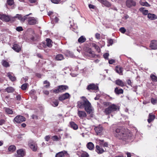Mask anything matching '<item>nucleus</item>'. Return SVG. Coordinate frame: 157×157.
Segmentation results:
<instances>
[{
  "label": "nucleus",
  "mask_w": 157,
  "mask_h": 157,
  "mask_svg": "<svg viewBox=\"0 0 157 157\" xmlns=\"http://www.w3.org/2000/svg\"><path fill=\"white\" fill-rule=\"evenodd\" d=\"M114 136L119 139H121L127 142H129L132 139V134L126 132L124 128L118 126L113 129Z\"/></svg>",
  "instance_id": "1"
},
{
  "label": "nucleus",
  "mask_w": 157,
  "mask_h": 157,
  "mask_svg": "<svg viewBox=\"0 0 157 157\" xmlns=\"http://www.w3.org/2000/svg\"><path fill=\"white\" fill-rule=\"evenodd\" d=\"M81 98L83 99L82 101H78V106L79 108H84L87 113L90 114L91 117H92L93 110L90 103L85 97L82 96Z\"/></svg>",
  "instance_id": "2"
},
{
  "label": "nucleus",
  "mask_w": 157,
  "mask_h": 157,
  "mask_svg": "<svg viewBox=\"0 0 157 157\" xmlns=\"http://www.w3.org/2000/svg\"><path fill=\"white\" fill-rule=\"evenodd\" d=\"M103 104L105 107L109 106L108 107L105 109L104 111V113L106 115L119 110V108L117 105L114 104H111L110 102H103Z\"/></svg>",
  "instance_id": "3"
},
{
  "label": "nucleus",
  "mask_w": 157,
  "mask_h": 157,
  "mask_svg": "<svg viewBox=\"0 0 157 157\" xmlns=\"http://www.w3.org/2000/svg\"><path fill=\"white\" fill-rule=\"evenodd\" d=\"M68 88V86L66 85H60L58 86L57 89L54 90L53 91L56 93L63 92H64L66 90H67Z\"/></svg>",
  "instance_id": "4"
},
{
  "label": "nucleus",
  "mask_w": 157,
  "mask_h": 157,
  "mask_svg": "<svg viewBox=\"0 0 157 157\" xmlns=\"http://www.w3.org/2000/svg\"><path fill=\"white\" fill-rule=\"evenodd\" d=\"M31 14V13H30L29 14L26 15L23 17H22V15L21 14H17L15 16L12 17V21H14L16 20V19L17 18L21 21L24 22L27 19V17Z\"/></svg>",
  "instance_id": "5"
},
{
  "label": "nucleus",
  "mask_w": 157,
  "mask_h": 157,
  "mask_svg": "<svg viewBox=\"0 0 157 157\" xmlns=\"http://www.w3.org/2000/svg\"><path fill=\"white\" fill-rule=\"evenodd\" d=\"M0 19L3 21L8 22L10 21H12V17L6 15L5 14H0Z\"/></svg>",
  "instance_id": "6"
},
{
  "label": "nucleus",
  "mask_w": 157,
  "mask_h": 157,
  "mask_svg": "<svg viewBox=\"0 0 157 157\" xmlns=\"http://www.w3.org/2000/svg\"><path fill=\"white\" fill-rule=\"evenodd\" d=\"M29 145L33 151H35L37 150V146L35 141L32 140H30L29 142Z\"/></svg>",
  "instance_id": "7"
},
{
  "label": "nucleus",
  "mask_w": 157,
  "mask_h": 157,
  "mask_svg": "<svg viewBox=\"0 0 157 157\" xmlns=\"http://www.w3.org/2000/svg\"><path fill=\"white\" fill-rule=\"evenodd\" d=\"M25 121V118L22 116L18 115L16 116L13 120V121L19 123Z\"/></svg>",
  "instance_id": "8"
},
{
  "label": "nucleus",
  "mask_w": 157,
  "mask_h": 157,
  "mask_svg": "<svg viewBox=\"0 0 157 157\" xmlns=\"http://www.w3.org/2000/svg\"><path fill=\"white\" fill-rule=\"evenodd\" d=\"M98 89V86L93 83L90 84L87 86L86 88V89L90 91L93 90H96Z\"/></svg>",
  "instance_id": "9"
},
{
  "label": "nucleus",
  "mask_w": 157,
  "mask_h": 157,
  "mask_svg": "<svg viewBox=\"0 0 157 157\" xmlns=\"http://www.w3.org/2000/svg\"><path fill=\"white\" fill-rule=\"evenodd\" d=\"M94 130L97 135H100L103 130V127L102 126L99 125L98 126L95 127Z\"/></svg>",
  "instance_id": "10"
},
{
  "label": "nucleus",
  "mask_w": 157,
  "mask_h": 157,
  "mask_svg": "<svg viewBox=\"0 0 157 157\" xmlns=\"http://www.w3.org/2000/svg\"><path fill=\"white\" fill-rule=\"evenodd\" d=\"M65 156L69 157V155L67 152L65 151L59 152L56 155V157H64Z\"/></svg>",
  "instance_id": "11"
},
{
  "label": "nucleus",
  "mask_w": 157,
  "mask_h": 157,
  "mask_svg": "<svg viewBox=\"0 0 157 157\" xmlns=\"http://www.w3.org/2000/svg\"><path fill=\"white\" fill-rule=\"evenodd\" d=\"M126 6L128 8L135 6L136 5V2L133 0H127L126 2Z\"/></svg>",
  "instance_id": "12"
},
{
  "label": "nucleus",
  "mask_w": 157,
  "mask_h": 157,
  "mask_svg": "<svg viewBox=\"0 0 157 157\" xmlns=\"http://www.w3.org/2000/svg\"><path fill=\"white\" fill-rule=\"evenodd\" d=\"M70 95L69 93H66L61 95L59 97V101H63L69 98Z\"/></svg>",
  "instance_id": "13"
},
{
  "label": "nucleus",
  "mask_w": 157,
  "mask_h": 157,
  "mask_svg": "<svg viewBox=\"0 0 157 157\" xmlns=\"http://www.w3.org/2000/svg\"><path fill=\"white\" fill-rule=\"evenodd\" d=\"M151 48L152 49H157V41L155 40L151 41L150 46Z\"/></svg>",
  "instance_id": "14"
},
{
  "label": "nucleus",
  "mask_w": 157,
  "mask_h": 157,
  "mask_svg": "<svg viewBox=\"0 0 157 157\" xmlns=\"http://www.w3.org/2000/svg\"><path fill=\"white\" fill-rule=\"evenodd\" d=\"M28 23L29 25H33L35 24L37 22L36 20L33 17H29L28 18Z\"/></svg>",
  "instance_id": "15"
},
{
  "label": "nucleus",
  "mask_w": 157,
  "mask_h": 157,
  "mask_svg": "<svg viewBox=\"0 0 157 157\" xmlns=\"http://www.w3.org/2000/svg\"><path fill=\"white\" fill-rule=\"evenodd\" d=\"M96 151L98 154H102L105 151L103 149L98 145H96Z\"/></svg>",
  "instance_id": "16"
},
{
  "label": "nucleus",
  "mask_w": 157,
  "mask_h": 157,
  "mask_svg": "<svg viewBox=\"0 0 157 157\" xmlns=\"http://www.w3.org/2000/svg\"><path fill=\"white\" fill-rule=\"evenodd\" d=\"M7 75L12 81H14L16 79V77L14 76L12 73L8 72L7 74Z\"/></svg>",
  "instance_id": "17"
},
{
  "label": "nucleus",
  "mask_w": 157,
  "mask_h": 157,
  "mask_svg": "<svg viewBox=\"0 0 157 157\" xmlns=\"http://www.w3.org/2000/svg\"><path fill=\"white\" fill-rule=\"evenodd\" d=\"M115 83L117 85L122 87H123L125 85V83L119 79L116 80L115 81Z\"/></svg>",
  "instance_id": "18"
},
{
  "label": "nucleus",
  "mask_w": 157,
  "mask_h": 157,
  "mask_svg": "<svg viewBox=\"0 0 157 157\" xmlns=\"http://www.w3.org/2000/svg\"><path fill=\"white\" fill-rule=\"evenodd\" d=\"M17 157H23L25 155L24 151L21 149L17 150Z\"/></svg>",
  "instance_id": "19"
},
{
  "label": "nucleus",
  "mask_w": 157,
  "mask_h": 157,
  "mask_svg": "<svg viewBox=\"0 0 157 157\" xmlns=\"http://www.w3.org/2000/svg\"><path fill=\"white\" fill-rule=\"evenodd\" d=\"M78 114L80 118L85 117L86 116V114L85 111H81L78 110Z\"/></svg>",
  "instance_id": "20"
},
{
  "label": "nucleus",
  "mask_w": 157,
  "mask_h": 157,
  "mask_svg": "<svg viewBox=\"0 0 157 157\" xmlns=\"http://www.w3.org/2000/svg\"><path fill=\"white\" fill-rule=\"evenodd\" d=\"M115 70L116 72L119 74L120 75H122V72L123 71V69L122 67L117 66L116 67Z\"/></svg>",
  "instance_id": "21"
},
{
  "label": "nucleus",
  "mask_w": 157,
  "mask_h": 157,
  "mask_svg": "<svg viewBox=\"0 0 157 157\" xmlns=\"http://www.w3.org/2000/svg\"><path fill=\"white\" fill-rule=\"evenodd\" d=\"M147 17L151 20H155L157 19V16L153 13H148Z\"/></svg>",
  "instance_id": "22"
},
{
  "label": "nucleus",
  "mask_w": 157,
  "mask_h": 157,
  "mask_svg": "<svg viewBox=\"0 0 157 157\" xmlns=\"http://www.w3.org/2000/svg\"><path fill=\"white\" fill-rule=\"evenodd\" d=\"M12 48L17 52H19L20 51L21 48L19 45L17 44H14L13 45Z\"/></svg>",
  "instance_id": "23"
},
{
  "label": "nucleus",
  "mask_w": 157,
  "mask_h": 157,
  "mask_svg": "<svg viewBox=\"0 0 157 157\" xmlns=\"http://www.w3.org/2000/svg\"><path fill=\"white\" fill-rule=\"evenodd\" d=\"M4 109L5 113L8 114H12L13 113V110L8 108L4 107Z\"/></svg>",
  "instance_id": "24"
},
{
  "label": "nucleus",
  "mask_w": 157,
  "mask_h": 157,
  "mask_svg": "<svg viewBox=\"0 0 157 157\" xmlns=\"http://www.w3.org/2000/svg\"><path fill=\"white\" fill-rule=\"evenodd\" d=\"M70 125L71 128L74 130H77L78 128V126L74 122L71 121L70 122Z\"/></svg>",
  "instance_id": "25"
},
{
  "label": "nucleus",
  "mask_w": 157,
  "mask_h": 157,
  "mask_svg": "<svg viewBox=\"0 0 157 157\" xmlns=\"http://www.w3.org/2000/svg\"><path fill=\"white\" fill-rule=\"evenodd\" d=\"M86 147L88 149L90 150H93L94 148V144L91 142L88 143L86 145Z\"/></svg>",
  "instance_id": "26"
},
{
  "label": "nucleus",
  "mask_w": 157,
  "mask_h": 157,
  "mask_svg": "<svg viewBox=\"0 0 157 157\" xmlns=\"http://www.w3.org/2000/svg\"><path fill=\"white\" fill-rule=\"evenodd\" d=\"M14 91V89L11 86L7 87L5 89V91L7 92L8 93H13Z\"/></svg>",
  "instance_id": "27"
},
{
  "label": "nucleus",
  "mask_w": 157,
  "mask_h": 157,
  "mask_svg": "<svg viewBox=\"0 0 157 157\" xmlns=\"http://www.w3.org/2000/svg\"><path fill=\"white\" fill-rule=\"evenodd\" d=\"M155 118V116L150 113L149 115L148 118L147 119L148 122L150 123L152 122Z\"/></svg>",
  "instance_id": "28"
},
{
  "label": "nucleus",
  "mask_w": 157,
  "mask_h": 157,
  "mask_svg": "<svg viewBox=\"0 0 157 157\" xmlns=\"http://www.w3.org/2000/svg\"><path fill=\"white\" fill-rule=\"evenodd\" d=\"M101 3L104 5L105 6L109 7L111 6V4L106 0H103L101 1Z\"/></svg>",
  "instance_id": "29"
},
{
  "label": "nucleus",
  "mask_w": 157,
  "mask_h": 157,
  "mask_svg": "<svg viewBox=\"0 0 157 157\" xmlns=\"http://www.w3.org/2000/svg\"><path fill=\"white\" fill-rule=\"evenodd\" d=\"M139 10L144 15H148L149 13L148 10H145L144 8H140L139 9Z\"/></svg>",
  "instance_id": "30"
},
{
  "label": "nucleus",
  "mask_w": 157,
  "mask_h": 157,
  "mask_svg": "<svg viewBox=\"0 0 157 157\" xmlns=\"http://www.w3.org/2000/svg\"><path fill=\"white\" fill-rule=\"evenodd\" d=\"M46 45L49 48H51L52 46V40L50 39H47L46 40Z\"/></svg>",
  "instance_id": "31"
},
{
  "label": "nucleus",
  "mask_w": 157,
  "mask_h": 157,
  "mask_svg": "<svg viewBox=\"0 0 157 157\" xmlns=\"http://www.w3.org/2000/svg\"><path fill=\"white\" fill-rule=\"evenodd\" d=\"M88 55L91 57H94L95 56V54L90 49H89L87 51Z\"/></svg>",
  "instance_id": "32"
},
{
  "label": "nucleus",
  "mask_w": 157,
  "mask_h": 157,
  "mask_svg": "<svg viewBox=\"0 0 157 157\" xmlns=\"http://www.w3.org/2000/svg\"><path fill=\"white\" fill-rule=\"evenodd\" d=\"M114 91L115 93L117 94H122L123 92V90L122 89H119L118 87L116 88Z\"/></svg>",
  "instance_id": "33"
},
{
  "label": "nucleus",
  "mask_w": 157,
  "mask_h": 157,
  "mask_svg": "<svg viewBox=\"0 0 157 157\" xmlns=\"http://www.w3.org/2000/svg\"><path fill=\"white\" fill-rule=\"evenodd\" d=\"M86 39L83 36H81L78 39V41L80 43H82L86 41Z\"/></svg>",
  "instance_id": "34"
},
{
  "label": "nucleus",
  "mask_w": 157,
  "mask_h": 157,
  "mask_svg": "<svg viewBox=\"0 0 157 157\" xmlns=\"http://www.w3.org/2000/svg\"><path fill=\"white\" fill-rule=\"evenodd\" d=\"M56 59L57 60H61L63 59V57L62 55L59 54L56 56Z\"/></svg>",
  "instance_id": "35"
},
{
  "label": "nucleus",
  "mask_w": 157,
  "mask_h": 157,
  "mask_svg": "<svg viewBox=\"0 0 157 157\" xmlns=\"http://www.w3.org/2000/svg\"><path fill=\"white\" fill-rule=\"evenodd\" d=\"M2 64L3 66L6 67H9L10 66L8 62L4 60H3L2 61Z\"/></svg>",
  "instance_id": "36"
},
{
  "label": "nucleus",
  "mask_w": 157,
  "mask_h": 157,
  "mask_svg": "<svg viewBox=\"0 0 157 157\" xmlns=\"http://www.w3.org/2000/svg\"><path fill=\"white\" fill-rule=\"evenodd\" d=\"M16 147L14 145H11L8 147V150L10 151L13 152L15 150Z\"/></svg>",
  "instance_id": "37"
},
{
  "label": "nucleus",
  "mask_w": 157,
  "mask_h": 157,
  "mask_svg": "<svg viewBox=\"0 0 157 157\" xmlns=\"http://www.w3.org/2000/svg\"><path fill=\"white\" fill-rule=\"evenodd\" d=\"M52 105L54 107L57 106L59 104V101L57 100H54L52 101Z\"/></svg>",
  "instance_id": "38"
},
{
  "label": "nucleus",
  "mask_w": 157,
  "mask_h": 157,
  "mask_svg": "<svg viewBox=\"0 0 157 157\" xmlns=\"http://www.w3.org/2000/svg\"><path fill=\"white\" fill-rule=\"evenodd\" d=\"M150 77L152 80L154 82H157V77L153 74H151L150 75Z\"/></svg>",
  "instance_id": "39"
},
{
  "label": "nucleus",
  "mask_w": 157,
  "mask_h": 157,
  "mask_svg": "<svg viewBox=\"0 0 157 157\" xmlns=\"http://www.w3.org/2000/svg\"><path fill=\"white\" fill-rule=\"evenodd\" d=\"M28 86V83H24L21 86V88L23 90H25Z\"/></svg>",
  "instance_id": "40"
},
{
  "label": "nucleus",
  "mask_w": 157,
  "mask_h": 157,
  "mask_svg": "<svg viewBox=\"0 0 157 157\" xmlns=\"http://www.w3.org/2000/svg\"><path fill=\"white\" fill-rule=\"evenodd\" d=\"M108 46H109L110 45H112L113 43V40L111 39H108Z\"/></svg>",
  "instance_id": "41"
},
{
  "label": "nucleus",
  "mask_w": 157,
  "mask_h": 157,
  "mask_svg": "<svg viewBox=\"0 0 157 157\" xmlns=\"http://www.w3.org/2000/svg\"><path fill=\"white\" fill-rule=\"evenodd\" d=\"M140 4L143 6H145L147 7H149L150 6V5L147 2H140Z\"/></svg>",
  "instance_id": "42"
},
{
  "label": "nucleus",
  "mask_w": 157,
  "mask_h": 157,
  "mask_svg": "<svg viewBox=\"0 0 157 157\" xmlns=\"http://www.w3.org/2000/svg\"><path fill=\"white\" fill-rule=\"evenodd\" d=\"M89 156L88 154L86 152L82 153L81 155V157H88Z\"/></svg>",
  "instance_id": "43"
},
{
  "label": "nucleus",
  "mask_w": 157,
  "mask_h": 157,
  "mask_svg": "<svg viewBox=\"0 0 157 157\" xmlns=\"http://www.w3.org/2000/svg\"><path fill=\"white\" fill-rule=\"evenodd\" d=\"M6 122V121L4 119H0V126L5 124Z\"/></svg>",
  "instance_id": "44"
},
{
  "label": "nucleus",
  "mask_w": 157,
  "mask_h": 157,
  "mask_svg": "<svg viewBox=\"0 0 157 157\" xmlns=\"http://www.w3.org/2000/svg\"><path fill=\"white\" fill-rule=\"evenodd\" d=\"M7 2L8 4L10 6L12 5L14 3L13 0H7Z\"/></svg>",
  "instance_id": "45"
},
{
  "label": "nucleus",
  "mask_w": 157,
  "mask_h": 157,
  "mask_svg": "<svg viewBox=\"0 0 157 157\" xmlns=\"http://www.w3.org/2000/svg\"><path fill=\"white\" fill-rule=\"evenodd\" d=\"M109 56V54L108 53H106L104 54V57L105 59H108V57Z\"/></svg>",
  "instance_id": "46"
},
{
  "label": "nucleus",
  "mask_w": 157,
  "mask_h": 157,
  "mask_svg": "<svg viewBox=\"0 0 157 157\" xmlns=\"http://www.w3.org/2000/svg\"><path fill=\"white\" fill-rule=\"evenodd\" d=\"M51 1L53 3L58 4L60 2L61 0H51Z\"/></svg>",
  "instance_id": "47"
},
{
  "label": "nucleus",
  "mask_w": 157,
  "mask_h": 157,
  "mask_svg": "<svg viewBox=\"0 0 157 157\" xmlns=\"http://www.w3.org/2000/svg\"><path fill=\"white\" fill-rule=\"evenodd\" d=\"M119 31L122 33H124L126 32V29L124 27H121Z\"/></svg>",
  "instance_id": "48"
},
{
  "label": "nucleus",
  "mask_w": 157,
  "mask_h": 157,
  "mask_svg": "<svg viewBox=\"0 0 157 157\" xmlns=\"http://www.w3.org/2000/svg\"><path fill=\"white\" fill-rule=\"evenodd\" d=\"M52 139L54 141H58L59 138L57 136H54L52 137Z\"/></svg>",
  "instance_id": "49"
},
{
  "label": "nucleus",
  "mask_w": 157,
  "mask_h": 157,
  "mask_svg": "<svg viewBox=\"0 0 157 157\" xmlns=\"http://www.w3.org/2000/svg\"><path fill=\"white\" fill-rule=\"evenodd\" d=\"M151 102L152 104L155 105L157 102V100L153 98H152L151 99Z\"/></svg>",
  "instance_id": "50"
},
{
  "label": "nucleus",
  "mask_w": 157,
  "mask_h": 157,
  "mask_svg": "<svg viewBox=\"0 0 157 157\" xmlns=\"http://www.w3.org/2000/svg\"><path fill=\"white\" fill-rule=\"evenodd\" d=\"M101 146L103 147H108V144L107 142H104L103 143H101Z\"/></svg>",
  "instance_id": "51"
},
{
  "label": "nucleus",
  "mask_w": 157,
  "mask_h": 157,
  "mask_svg": "<svg viewBox=\"0 0 157 157\" xmlns=\"http://www.w3.org/2000/svg\"><path fill=\"white\" fill-rule=\"evenodd\" d=\"M16 30L20 32V31H22L23 30V29H22V28L21 26H19L17 27L16 28Z\"/></svg>",
  "instance_id": "52"
},
{
  "label": "nucleus",
  "mask_w": 157,
  "mask_h": 157,
  "mask_svg": "<svg viewBox=\"0 0 157 157\" xmlns=\"http://www.w3.org/2000/svg\"><path fill=\"white\" fill-rule=\"evenodd\" d=\"M52 19H54L55 21L56 22H58V21H59V18L57 17H56L55 16V17H54V16H53V18H52Z\"/></svg>",
  "instance_id": "53"
},
{
  "label": "nucleus",
  "mask_w": 157,
  "mask_h": 157,
  "mask_svg": "<svg viewBox=\"0 0 157 157\" xmlns=\"http://www.w3.org/2000/svg\"><path fill=\"white\" fill-rule=\"evenodd\" d=\"M95 37L97 39H100V34L98 33H96V34H95Z\"/></svg>",
  "instance_id": "54"
},
{
  "label": "nucleus",
  "mask_w": 157,
  "mask_h": 157,
  "mask_svg": "<svg viewBox=\"0 0 157 157\" xmlns=\"http://www.w3.org/2000/svg\"><path fill=\"white\" fill-rule=\"evenodd\" d=\"M115 62V60L113 59L109 60V63L110 64H112Z\"/></svg>",
  "instance_id": "55"
},
{
  "label": "nucleus",
  "mask_w": 157,
  "mask_h": 157,
  "mask_svg": "<svg viewBox=\"0 0 157 157\" xmlns=\"http://www.w3.org/2000/svg\"><path fill=\"white\" fill-rule=\"evenodd\" d=\"M126 154L127 155V157H131L132 156V153L128 152H126Z\"/></svg>",
  "instance_id": "56"
},
{
  "label": "nucleus",
  "mask_w": 157,
  "mask_h": 157,
  "mask_svg": "<svg viewBox=\"0 0 157 157\" xmlns=\"http://www.w3.org/2000/svg\"><path fill=\"white\" fill-rule=\"evenodd\" d=\"M93 46L97 50H98L99 49V47L96 44H93Z\"/></svg>",
  "instance_id": "57"
},
{
  "label": "nucleus",
  "mask_w": 157,
  "mask_h": 157,
  "mask_svg": "<svg viewBox=\"0 0 157 157\" xmlns=\"http://www.w3.org/2000/svg\"><path fill=\"white\" fill-rule=\"evenodd\" d=\"M16 99L17 100L20 101L21 99V96L20 95H18L16 97Z\"/></svg>",
  "instance_id": "58"
},
{
  "label": "nucleus",
  "mask_w": 157,
  "mask_h": 157,
  "mask_svg": "<svg viewBox=\"0 0 157 157\" xmlns=\"http://www.w3.org/2000/svg\"><path fill=\"white\" fill-rule=\"evenodd\" d=\"M50 138V136H46L45 137V139L46 141H49Z\"/></svg>",
  "instance_id": "59"
},
{
  "label": "nucleus",
  "mask_w": 157,
  "mask_h": 157,
  "mask_svg": "<svg viewBox=\"0 0 157 157\" xmlns=\"http://www.w3.org/2000/svg\"><path fill=\"white\" fill-rule=\"evenodd\" d=\"M43 93L46 95H48L49 94V92L47 90H44Z\"/></svg>",
  "instance_id": "60"
},
{
  "label": "nucleus",
  "mask_w": 157,
  "mask_h": 157,
  "mask_svg": "<svg viewBox=\"0 0 157 157\" xmlns=\"http://www.w3.org/2000/svg\"><path fill=\"white\" fill-rule=\"evenodd\" d=\"M89 8L90 9H94V7H95V6L93 5H91V4H90L89 5Z\"/></svg>",
  "instance_id": "61"
},
{
  "label": "nucleus",
  "mask_w": 157,
  "mask_h": 157,
  "mask_svg": "<svg viewBox=\"0 0 157 157\" xmlns=\"http://www.w3.org/2000/svg\"><path fill=\"white\" fill-rule=\"evenodd\" d=\"M127 82L128 85L131 86V82L130 79L128 80L127 81Z\"/></svg>",
  "instance_id": "62"
},
{
  "label": "nucleus",
  "mask_w": 157,
  "mask_h": 157,
  "mask_svg": "<svg viewBox=\"0 0 157 157\" xmlns=\"http://www.w3.org/2000/svg\"><path fill=\"white\" fill-rule=\"evenodd\" d=\"M99 143L101 145V146L102 145L101 143H104V140H98Z\"/></svg>",
  "instance_id": "63"
},
{
  "label": "nucleus",
  "mask_w": 157,
  "mask_h": 157,
  "mask_svg": "<svg viewBox=\"0 0 157 157\" xmlns=\"http://www.w3.org/2000/svg\"><path fill=\"white\" fill-rule=\"evenodd\" d=\"M24 135V134H19L17 136V138L19 139L21 138H22V136Z\"/></svg>",
  "instance_id": "64"
}]
</instances>
